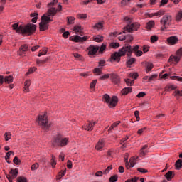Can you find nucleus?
I'll return each mask as SVG.
<instances>
[{"instance_id":"obj_1","label":"nucleus","mask_w":182,"mask_h":182,"mask_svg":"<svg viewBox=\"0 0 182 182\" xmlns=\"http://www.w3.org/2000/svg\"><path fill=\"white\" fill-rule=\"evenodd\" d=\"M139 46H135L132 47L129 44H125L121 49L119 50V52H115L111 55V62H120V58L122 56H128L130 58L132 56V53L134 52L136 56H141L143 55V51L139 50Z\"/></svg>"},{"instance_id":"obj_2","label":"nucleus","mask_w":182,"mask_h":182,"mask_svg":"<svg viewBox=\"0 0 182 182\" xmlns=\"http://www.w3.org/2000/svg\"><path fill=\"white\" fill-rule=\"evenodd\" d=\"M55 4H58V0H53L48 4V12L41 17V22L39 23L40 31H46L49 26V22H52L50 16H55L57 12L62 11V5L59 4L56 9V8L53 7Z\"/></svg>"},{"instance_id":"obj_3","label":"nucleus","mask_w":182,"mask_h":182,"mask_svg":"<svg viewBox=\"0 0 182 182\" xmlns=\"http://www.w3.org/2000/svg\"><path fill=\"white\" fill-rule=\"evenodd\" d=\"M12 28L17 33H22V35H26V36L33 35L36 31V26L32 23L19 26V23H16L12 24Z\"/></svg>"},{"instance_id":"obj_4","label":"nucleus","mask_w":182,"mask_h":182,"mask_svg":"<svg viewBox=\"0 0 182 182\" xmlns=\"http://www.w3.org/2000/svg\"><path fill=\"white\" fill-rule=\"evenodd\" d=\"M124 21L127 22V25L124 28V33H127V32L131 33L133 31H137L140 28V24L139 23H133L132 18L127 16L124 18Z\"/></svg>"},{"instance_id":"obj_5","label":"nucleus","mask_w":182,"mask_h":182,"mask_svg":"<svg viewBox=\"0 0 182 182\" xmlns=\"http://www.w3.org/2000/svg\"><path fill=\"white\" fill-rule=\"evenodd\" d=\"M38 124L43 130L47 132L49 130V127H50V124L48 122V114L46 113L43 115H40L38 119Z\"/></svg>"},{"instance_id":"obj_6","label":"nucleus","mask_w":182,"mask_h":182,"mask_svg":"<svg viewBox=\"0 0 182 182\" xmlns=\"http://www.w3.org/2000/svg\"><path fill=\"white\" fill-rule=\"evenodd\" d=\"M171 21H173L171 15L166 14L164 16H163L160 21V23L162 25L161 30L163 31H166L168 28V26L171 25Z\"/></svg>"},{"instance_id":"obj_7","label":"nucleus","mask_w":182,"mask_h":182,"mask_svg":"<svg viewBox=\"0 0 182 182\" xmlns=\"http://www.w3.org/2000/svg\"><path fill=\"white\" fill-rule=\"evenodd\" d=\"M105 102L108 105L109 107H116L119 102V98L116 96H113L110 98V96L107 94H105L103 96Z\"/></svg>"},{"instance_id":"obj_8","label":"nucleus","mask_w":182,"mask_h":182,"mask_svg":"<svg viewBox=\"0 0 182 182\" xmlns=\"http://www.w3.org/2000/svg\"><path fill=\"white\" fill-rule=\"evenodd\" d=\"M68 141H69V139L63 137L61 134H58L55 139V144L57 146H60L61 147L67 146Z\"/></svg>"},{"instance_id":"obj_9","label":"nucleus","mask_w":182,"mask_h":182,"mask_svg":"<svg viewBox=\"0 0 182 182\" xmlns=\"http://www.w3.org/2000/svg\"><path fill=\"white\" fill-rule=\"evenodd\" d=\"M176 55H171L168 59L169 63H173V62H176V63H178L180 62V59L182 56V48H181L177 52H176Z\"/></svg>"},{"instance_id":"obj_10","label":"nucleus","mask_w":182,"mask_h":182,"mask_svg":"<svg viewBox=\"0 0 182 182\" xmlns=\"http://www.w3.org/2000/svg\"><path fill=\"white\" fill-rule=\"evenodd\" d=\"M95 124H97V121H89L87 123L82 126V129L84 130H87V132H92Z\"/></svg>"},{"instance_id":"obj_11","label":"nucleus","mask_w":182,"mask_h":182,"mask_svg":"<svg viewBox=\"0 0 182 182\" xmlns=\"http://www.w3.org/2000/svg\"><path fill=\"white\" fill-rule=\"evenodd\" d=\"M6 178L9 182H12V179L16 178L18 177V169H11L10 171V175L6 174Z\"/></svg>"},{"instance_id":"obj_12","label":"nucleus","mask_w":182,"mask_h":182,"mask_svg":"<svg viewBox=\"0 0 182 182\" xmlns=\"http://www.w3.org/2000/svg\"><path fill=\"white\" fill-rule=\"evenodd\" d=\"M99 49L100 48L97 46H90V47L87 48L88 55L90 56H93V55H96Z\"/></svg>"},{"instance_id":"obj_13","label":"nucleus","mask_w":182,"mask_h":182,"mask_svg":"<svg viewBox=\"0 0 182 182\" xmlns=\"http://www.w3.org/2000/svg\"><path fill=\"white\" fill-rule=\"evenodd\" d=\"M28 45L24 44L23 46H21L19 48V50L18 51V55H19V56H25V54L26 53V50H28Z\"/></svg>"},{"instance_id":"obj_14","label":"nucleus","mask_w":182,"mask_h":182,"mask_svg":"<svg viewBox=\"0 0 182 182\" xmlns=\"http://www.w3.org/2000/svg\"><path fill=\"white\" fill-rule=\"evenodd\" d=\"M110 79L112 83H114L115 85H119V83H120V77L117 74H111Z\"/></svg>"},{"instance_id":"obj_15","label":"nucleus","mask_w":182,"mask_h":182,"mask_svg":"<svg viewBox=\"0 0 182 182\" xmlns=\"http://www.w3.org/2000/svg\"><path fill=\"white\" fill-rule=\"evenodd\" d=\"M167 42L169 45H176L178 42V38L176 36H171L167 38Z\"/></svg>"},{"instance_id":"obj_16","label":"nucleus","mask_w":182,"mask_h":182,"mask_svg":"<svg viewBox=\"0 0 182 182\" xmlns=\"http://www.w3.org/2000/svg\"><path fill=\"white\" fill-rule=\"evenodd\" d=\"M149 148V145L146 144L144 145L140 150L139 156L141 157H144L149 153V151H147V149Z\"/></svg>"},{"instance_id":"obj_17","label":"nucleus","mask_w":182,"mask_h":182,"mask_svg":"<svg viewBox=\"0 0 182 182\" xmlns=\"http://www.w3.org/2000/svg\"><path fill=\"white\" fill-rule=\"evenodd\" d=\"M105 147V139H100L96 144V150L100 151Z\"/></svg>"},{"instance_id":"obj_18","label":"nucleus","mask_w":182,"mask_h":182,"mask_svg":"<svg viewBox=\"0 0 182 182\" xmlns=\"http://www.w3.org/2000/svg\"><path fill=\"white\" fill-rule=\"evenodd\" d=\"M73 31L75 33H79L80 36H83V28H82V26L77 25L74 27Z\"/></svg>"},{"instance_id":"obj_19","label":"nucleus","mask_w":182,"mask_h":182,"mask_svg":"<svg viewBox=\"0 0 182 182\" xmlns=\"http://www.w3.org/2000/svg\"><path fill=\"white\" fill-rule=\"evenodd\" d=\"M87 36L80 37L79 36H75L73 38L74 42H85V41H87Z\"/></svg>"},{"instance_id":"obj_20","label":"nucleus","mask_w":182,"mask_h":182,"mask_svg":"<svg viewBox=\"0 0 182 182\" xmlns=\"http://www.w3.org/2000/svg\"><path fill=\"white\" fill-rule=\"evenodd\" d=\"M176 89H177V86L173 84H168L165 87V92H171V90H176Z\"/></svg>"},{"instance_id":"obj_21","label":"nucleus","mask_w":182,"mask_h":182,"mask_svg":"<svg viewBox=\"0 0 182 182\" xmlns=\"http://www.w3.org/2000/svg\"><path fill=\"white\" fill-rule=\"evenodd\" d=\"M31 80H27L24 82V87L23 88V92H29V86H31Z\"/></svg>"},{"instance_id":"obj_22","label":"nucleus","mask_w":182,"mask_h":182,"mask_svg":"<svg viewBox=\"0 0 182 182\" xmlns=\"http://www.w3.org/2000/svg\"><path fill=\"white\" fill-rule=\"evenodd\" d=\"M165 177L168 181H171L174 178V175H173V171H169L165 174Z\"/></svg>"},{"instance_id":"obj_23","label":"nucleus","mask_w":182,"mask_h":182,"mask_svg":"<svg viewBox=\"0 0 182 182\" xmlns=\"http://www.w3.org/2000/svg\"><path fill=\"white\" fill-rule=\"evenodd\" d=\"M132 89V87H125L122 90V95H129V93H131Z\"/></svg>"},{"instance_id":"obj_24","label":"nucleus","mask_w":182,"mask_h":182,"mask_svg":"<svg viewBox=\"0 0 182 182\" xmlns=\"http://www.w3.org/2000/svg\"><path fill=\"white\" fill-rule=\"evenodd\" d=\"M175 166L176 167V170H181V168H182V159L177 160Z\"/></svg>"},{"instance_id":"obj_25","label":"nucleus","mask_w":182,"mask_h":182,"mask_svg":"<svg viewBox=\"0 0 182 182\" xmlns=\"http://www.w3.org/2000/svg\"><path fill=\"white\" fill-rule=\"evenodd\" d=\"M139 157H132L129 159V167H134V165L136 164V160H137Z\"/></svg>"},{"instance_id":"obj_26","label":"nucleus","mask_w":182,"mask_h":182,"mask_svg":"<svg viewBox=\"0 0 182 182\" xmlns=\"http://www.w3.org/2000/svg\"><path fill=\"white\" fill-rule=\"evenodd\" d=\"M31 16L33 18L31 22H33V23H36L38 21V13H32Z\"/></svg>"},{"instance_id":"obj_27","label":"nucleus","mask_w":182,"mask_h":182,"mask_svg":"<svg viewBox=\"0 0 182 182\" xmlns=\"http://www.w3.org/2000/svg\"><path fill=\"white\" fill-rule=\"evenodd\" d=\"M4 80L5 83H12L14 82V77L11 75L6 76Z\"/></svg>"},{"instance_id":"obj_28","label":"nucleus","mask_w":182,"mask_h":182,"mask_svg":"<svg viewBox=\"0 0 182 182\" xmlns=\"http://www.w3.org/2000/svg\"><path fill=\"white\" fill-rule=\"evenodd\" d=\"M93 73H95V75H96L97 76H99V75H102V67L95 68L93 70Z\"/></svg>"},{"instance_id":"obj_29","label":"nucleus","mask_w":182,"mask_h":182,"mask_svg":"<svg viewBox=\"0 0 182 182\" xmlns=\"http://www.w3.org/2000/svg\"><path fill=\"white\" fill-rule=\"evenodd\" d=\"M93 41H95V42H102V41H103V36H95L93 37Z\"/></svg>"},{"instance_id":"obj_30","label":"nucleus","mask_w":182,"mask_h":182,"mask_svg":"<svg viewBox=\"0 0 182 182\" xmlns=\"http://www.w3.org/2000/svg\"><path fill=\"white\" fill-rule=\"evenodd\" d=\"M146 73H149V72H150V70H151V69H153V63H146Z\"/></svg>"},{"instance_id":"obj_31","label":"nucleus","mask_w":182,"mask_h":182,"mask_svg":"<svg viewBox=\"0 0 182 182\" xmlns=\"http://www.w3.org/2000/svg\"><path fill=\"white\" fill-rule=\"evenodd\" d=\"M46 53H48V48H43L39 51L38 56L41 58V56H43L44 55H46Z\"/></svg>"},{"instance_id":"obj_32","label":"nucleus","mask_w":182,"mask_h":182,"mask_svg":"<svg viewBox=\"0 0 182 182\" xmlns=\"http://www.w3.org/2000/svg\"><path fill=\"white\" fill-rule=\"evenodd\" d=\"M50 164H51L53 168H55L56 167V161L55 160V156L53 155L51 156Z\"/></svg>"},{"instance_id":"obj_33","label":"nucleus","mask_w":182,"mask_h":182,"mask_svg":"<svg viewBox=\"0 0 182 182\" xmlns=\"http://www.w3.org/2000/svg\"><path fill=\"white\" fill-rule=\"evenodd\" d=\"M12 134H11V132H6L4 134V139L6 140V141H8L9 140L11 139Z\"/></svg>"},{"instance_id":"obj_34","label":"nucleus","mask_w":182,"mask_h":182,"mask_svg":"<svg viewBox=\"0 0 182 182\" xmlns=\"http://www.w3.org/2000/svg\"><path fill=\"white\" fill-rule=\"evenodd\" d=\"M110 47L113 48V49H117V48L120 47V44H119V43L112 42L110 43Z\"/></svg>"},{"instance_id":"obj_35","label":"nucleus","mask_w":182,"mask_h":182,"mask_svg":"<svg viewBox=\"0 0 182 182\" xmlns=\"http://www.w3.org/2000/svg\"><path fill=\"white\" fill-rule=\"evenodd\" d=\"M125 82L127 86H133V85H134V80L127 79Z\"/></svg>"},{"instance_id":"obj_36","label":"nucleus","mask_w":182,"mask_h":182,"mask_svg":"<svg viewBox=\"0 0 182 182\" xmlns=\"http://www.w3.org/2000/svg\"><path fill=\"white\" fill-rule=\"evenodd\" d=\"M134 62H136V58H130V59L127 62V65L128 66H130V65H133Z\"/></svg>"},{"instance_id":"obj_37","label":"nucleus","mask_w":182,"mask_h":182,"mask_svg":"<svg viewBox=\"0 0 182 182\" xmlns=\"http://www.w3.org/2000/svg\"><path fill=\"white\" fill-rule=\"evenodd\" d=\"M129 77H131V79H137L139 74H137V73H130Z\"/></svg>"},{"instance_id":"obj_38","label":"nucleus","mask_w":182,"mask_h":182,"mask_svg":"<svg viewBox=\"0 0 182 182\" xmlns=\"http://www.w3.org/2000/svg\"><path fill=\"white\" fill-rule=\"evenodd\" d=\"M117 178H118L117 175H114L109 178V182H116V181H117Z\"/></svg>"},{"instance_id":"obj_39","label":"nucleus","mask_w":182,"mask_h":182,"mask_svg":"<svg viewBox=\"0 0 182 182\" xmlns=\"http://www.w3.org/2000/svg\"><path fill=\"white\" fill-rule=\"evenodd\" d=\"M166 14L164 10H160L159 11L155 13V16H163Z\"/></svg>"},{"instance_id":"obj_40","label":"nucleus","mask_w":182,"mask_h":182,"mask_svg":"<svg viewBox=\"0 0 182 182\" xmlns=\"http://www.w3.org/2000/svg\"><path fill=\"white\" fill-rule=\"evenodd\" d=\"M39 168V164L35 163L31 166L32 171H35V170H38Z\"/></svg>"},{"instance_id":"obj_41","label":"nucleus","mask_w":182,"mask_h":182,"mask_svg":"<svg viewBox=\"0 0 182 182\" xmlns=\"http://www.w3.org/2000/svg\"><path fill=\"white\" fill-rule=\"evenodd\" d=\"M153 26H154V21H149L146 24L147 29H150L151 28H153Z\"/></svg>"},{"instance_id":"obj_42","label":"nucleus","mask_w":182,"mask_h":182,"mask_svg":"<svg viewBox=\"0 0 182 182\" xmlns=\"http://www.w3.org/2000/svg\"><path fill=\"white\" fill-rule=\"evenodd\" d=\"M13 163H14V164H16L18 166L21 164V161L19 158H18V156H15L14 159H13Z\"/></svg>"},{"instance_id":"obj_43","label":"nucleus","mask_w":182,"mask_h":182,"mask_svg":"<svg viewBox=\"0 0 182 182\" xmlns=\"http://www.w3.org/2000/svg\"><path fill=\"white\" fill-rule=\"evenodd\" d=\"M157 41H159V37L157 36H151V43H154V42H157Z\"/></svg>"},{"instance_id":"obj_44","label":"nucleus","mask_w":182,"mask_h":182,"mask_svg":"<svg viewBox=\"0 0 182 182\" xmlns=\"http://www.w3.org/2000/svg\"><path fill=\"white\" fill-rule=\"evenodd\" d=\"M182 19V11H179L176 14V21H181Z\"/></svg>"},{"instance_id":"obj_45","label":"nucleus","mask_w":182,"mask_h":182,"mask_svg":"<svg viewBox=\"0 0 182 182\" xmlns=\"http://www.w3.org/2000/svg\"><path fill=\"white\" fill-rule=\"evenodd\" d=\"M18 182H28V179L23 176H20L17 178Z\"/></svg>"},{"instance_id":"obj_46","label":"nucleus","mask_w":182,"mask_h":182,"mask_svg":"<svg viewBox=\"0 0 182 182\" xmlns=\"http://www.w3.org/2000/svg\"><path fill=\"white\" fill-rule=\"evenodd\" d=\"M137 171H139V173H142V174H146V173H149V171L147 169H144L143 168H138Z\"/></svg>"},{"instance_id":"obj_47","label":"nucleus","mask_w":182,"mask_h":182,"mask_svg":"<svg viewBox=\"0 0 182 182\" xmlns=\"http://www.w3.org/2000/svg\"><path fill=\"white\" fill-rule=\"evenodd\" d=\"M47 61H48V59H45V60H42L37 59L36 63H37V65H43V63H46Z\"/></svg>"},{"instance_id":"obj_48","label":"nucleus","mask_w":182,"mask_h":182,"mask_svg":"<svg viewBox=\"0 0 182 182\" xmlns=\"http://www.w3.org/2000/svg\"><path fill=\"white\" fill-rule=\"evenodd\" d=\"M67 19H68V25H72V23H73V21H75L74 17H68L67 18Z\"/></svg>"},{"instance_id":"obj_49","label":"nucleus","mask_w":182,"mask_h":182,"mask_svg":"<svg viewBox=\"0 0 182 182\" xmlns=\"http://www.w3.org/2000/svg\"><path fill=\"white\" fill-rule=\"evenodd\" d=\"M77 18L79 19H86V18H87V15L86 14H78Z\"/></svg>"},{"instance_id":"obj_50","label":"nucleus","mask_w":182,"mask_h":182,"mask_svg":"<svg viewBox=\"0 0 182 182\" xmlns=\"http://www.w3.org/2000/svg\"><path fill=\"white\" fill-rule=\"evenodd\" d=\"M124 160L125 166L127 167V168H130V164H129V159L124 157Z\"/></svg>"},{"instance_id":"obj_51","label":"nucleus","mask_w":182,"mask_h":182,"mask_svg":"<svg viewBox=\"0 0 182 182\" xmlns=\"http://www.w3.org/2000/svg\"><path fill=\"white\" fill-rule=\"evenodd\" d=\"M138 180H139V177H134L131 179L127 180L125 182H137Z\"/></svg>"},{"instance_id":"obj_52","label":"nucleus","mask_w":182,"mask_h":182,"mask_svg":"<svg viewBox=\"0 0 182 182\" xmlns=\"http://www.w3.org/2000/svg\"><path fill=\"white\" fill-rule=\"evenodd\" d=\"M166 4H168V0H161L159 4V6H164Z\"/></svg>"},{"instance_id":"obj_53","label":"nucleus","mask_w":182,"mask_h":182,"mask_svg":"<svg viewBox=\"0 0 182 182\" xmlns=\"http://www.w3.org/2000/svg\"><path fill=\"white\" fill-rule=\"evenodd\" d=\"M130 1L132 0H122L121 1V4L122 6H126V5H127L130 2Z\"/></svg>"},{"instance_id":"obj_54","label":"nucleus","mask_w":182,"mask_h":182,"mask_svg":"<svg viewBox=\"0 0 182 182\" xmlns=\"http://www.w3.org/2000/svg\"><path fill=\"white\" fill-rule=\"evenodd\" d=\"M127 42H133V36L132 35L126 36Z\"/></svg>"},{"instance_id":"obj_55","label":"nucleus","mask_w":182,"mask_h":182,"mask_svg":"<svg viewBox=\"0 0 182 182\" xmlns=\"http://www.w3.org/2000/svg\"><path fill=\"white\" fill-rule=\"evenodd\" d=\"M173 95L174 96H182V91L177 90L173 92Z\"/></svg>"},{"instance_id":"obj_56","label":"nucleus","mask_w":182,"mask_h":182,"mask_svg":"<svg viewBox=\"0 0 182 182\" xmlns=\"http://www.w3.org/2000/svg\"><path fill=\"white\" fill-rule=\"evenodd\" d=\"M95 28H96L97 29H102V28H103V23H97V24H95Z\"/></svg>"},{"instance_id":"obj_57","label":"nucleus","mask_w":182,"mask_h":182,"mask_svg":"<svg viewBox=\"0 0 182 182\" xmlns=\"http://www.w3.org/2000/svg\"><path fill=\"white\" fill-rule=\"evenodd\" d=\"M96 83H97V80H92V82L90 83V88L93 89L95 87V86H96Z\"/></svg>"},{"instance_id":"obj_58","label":"nucleus","mask_w":182,"mask_h":182,"mask_svg":"<svg viewBox=\"0 0 182 182\" xmlns=\"http://www.w3.org/2000/svg\"><path fill=\"white\" fill-rule=\"evenodd\" d=\"M171 79H173V80H178V82H182V77H179L177 76H172Z\"/></svg>"},{"instance_id":"obj_59","label":"nucleus","mask_w":182,"mask_h":182,"mask_svg":"<svg viewBox=\"0 0 182 182\" xmlns=\"http://www.w3.org/2000/svg\"><path fill=\"white\" fill-rule=\"evenodd\" d=\"M119 124H120V121H117L116 122H114L112 124V129H114V127H117V126H119Z\"/></svg>"},{"instance_id":"obj_60","label":"nucleus","mask_w":182,"mask_h":182,"mask_svg":"<svg viewBox=\"0 0 182 182\" xmlns=\"http://www.w3.org/2000/svg\"><path fill=\"white\" fill-rule=\"evenodd\" d=\"M156 77H157V75H156V74L152 75L151 77H149V82H151V81L154 80V79H156Z\"/></svg>"},{"instance_id":"obj_61","label":"nucleus","mask_w":182,"mask_h":182,"mask_svg":"<svg viewBox=\"0 0 182 182\" xmlns=\"http://www.w3.org/2000/svg\"><path fill=\"white\" fill-rule=\"evenodd\" d=\"M67 167L69 169L72 168V167H73L72 161H70V160L68 161V162H67Z\"/></svg>"},{"instance_id":"obj_62","label":"nucleus","mask_w":182,"mask_h":182,"mask_svg":"<svg viewBox=\"0 0 182 182\" xmlns=\"http://www.w3.org/2000/svg\"><path fill=\"white\" fill-rule=\"evenodd\" d=\"M105 63H106V61H105V60H101L99 62V68H103V65H105Z\"/></svg>"},{"instance_id":"obj_63","label":"nucleus","mask_w":182,"mask_h":182,"mask_svg":"<svg viewBox=\"0 0 182 182\" xmlns=\"http://www.w3.org/2000/svg\"><path fill=\"white\" fill-rule=\"evenodd\" d=\"M112 168H112V166H109L108 167H107V168H106L105 170V174H107L108 173H109V171H110V170H112Z\"/></svg>"},{"instance_id":"obj_64","label":"nucleus","mask_w":182,"mask_h":182,"mask_svg":"<svg viewBox=\"0 0 182 182\" xmlns=\"http://www.w3.org/2000/svg\"><path fill=\"white\" fill-rule=\"evenodd\" d=\"M144 96H146V93L145 92H139L138 95H137V97L140 98V97H144Z\"/></svg>"}]
</instances>
